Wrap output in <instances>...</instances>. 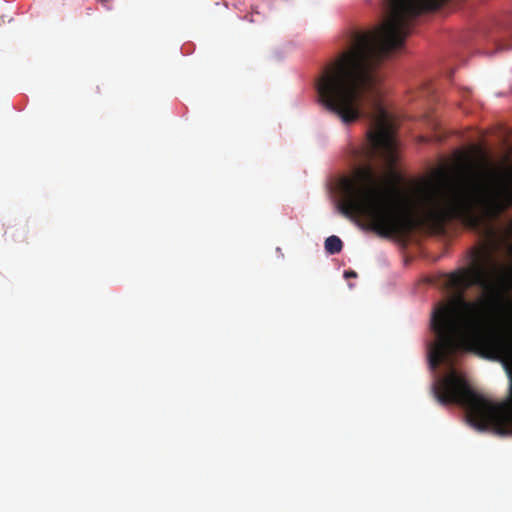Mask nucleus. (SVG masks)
<instances>
[{
	"label": "nucleus",
	"mask_w": 512,
	"mask_h": 512,
	"mask_svg": "<svg viewBox=\"0 0 512 512\" xmlns=\"http://www.w3.org/2000/svg\"><path fill=\"white\" fill-rule=\"evenodd\" d=\"M510 248H511V250H512V246H511Z\"/></svg>",
	"instance_id": "6"
},
{
	"label": "nucleus",
	"mask_w": 512,
	"mask_h": 512,
	"mask_svg": "<svg viewBox=\"0 0 512 512\" xmlns=\"http://www.w3.org/2000/svg\"><path fill=\"white\" fill-rule=\"evenodd\" d=\"M496 50L497 51H504L508 50L512 47V43H506V42H499L495 40Z\"/></svg>",
	"instance_id": "4"
},
{
	"label": "nucleus",
	"mask_w": 512,
	"mask_h": 512,
	"mask_svg": "<svg viewBox=\"0 0 512 512\" xmlns=\"http://www.w3.org/2000/svg\"><path fill=\"white\" fill-rule=\"evenodd\" d=\"M434 87L429 82H424L421 86L414 92L413 99H429L434 94Z\"/></svg>",
	"instance_id": "3"
},
{
	"label": "nucleus",
	"mask_w": 512,
	"mask_h": 512,
	"mask_svg": "<svg viewBox=\"0 0 512 512\" xmlns=\"http://www.w3.org/2000/svg\"><path fill=\"white\" fill-rule=\"evenodd\" d=\"M325 250L330 254H337L341 252L343 243L338 236L332 235L325 240Z\"/></svg>",
	"instance_id": "2"
},
{
	"label": "nucleus",
	"mask_w": 512,
	"mask_h": 512,
	"mask_svg": "<svg viewBox=\"0 0 512 512\" xmlns=\"http://www.w3.org/2000/svg\"><path fill=\"white\" fill-rule=\"evenodd\" d=\"M340 212L362 218L382 237L402 236L420 225L443 231L452 220L478 231L486 220L500 217L512 206V188L498 173L484 168L457 182H428L417 191L414 209L394 197L385 179L370 165L359 167L353 179L342 182Z\"/></svg>",
	"instance_id": "1"
},
{
	"label": "nucleus",
	"mask_w": 512,
	"mask_h": 512,
	"mask_svg": "<svg viewBox=\"0 0 512 512\" xmlns=\"http://www.w3.org/2000/svg\"><path fill=\"white\" fill-rule=\"evenodd\" d=\"M345 278H355L357 277V273L355 271H345L344 273Z\"/></svg>",
	"instance_id": "5"
}]
</instances>
